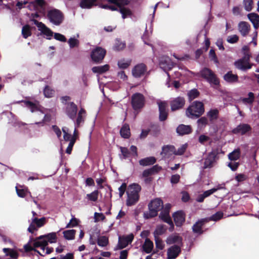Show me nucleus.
Segmentation results:
<instances>
[{
  "instance_id": "obj_28",
  "label": "nucleus",
  "mask_w": 259,
  "mask_h": 259,
  "mask_svg": "<svg viewBox=\"0 0 259 259\" xmlns=\"http://www.w3.org/2000/svg\"><path fill=\"white\" fill-rule=\"evenodd\" d=\"M153 248V243L149 238L145 239V242L142 245V251L146 253H150Z\"/></svg>"
},
{
  "instance_id": "obj_57",
  "label": "nucleus",
  "mask_w": 259,
  "mask_h": 259,
  "mask_svg": "<svg viewBox=\"0 0 259 259\" xmlns=\"http://www.w3.org/2000/svg\"><path fill=\"white\" fill-rule=\"evenodd\" d=\"M244 5L245 9L247 11H250L252 9V0H244Z\"/></svg>"
},
{
  "instance_id": "obj_48",
  "label": "nucleus",
  "mask_w": 259,
  "mask_h": 259,
  "mask_svg": "<svg viewBox=\"0 0 259 259\" xmlns=\"http://www.w3.org/2000/svg\"><path fill=\"white\" fill-rule=\"evenodd\" d=\"M125 47V43L121 41L120 39H116L113 47L115 51H119L122 50Z\"/></svg>"
},
{
  "instance_id": "obj_47",
  "label": "nucleus",
  "mask_w": 259,
  "mask_h": 259,
  "mask_svg": "<svg viewBox=\"0 0 259 259\" xmlns=\"http://www.w3.org/2000/svg\"><path fill=\"white\" fill-rule=\"evenodd\" d=\"M55 94L54 90L52 89L50 86L46 85L44 89V94L47 98L52 97Z\"/></svg>"
},
{
  "instance_id": "obj_31",
  "label": "nucleus",
  "mask_w": 259,
  "mask_h": 259,
  "mask_svg": "<svg viewBox=\"0 0 259 259\" xmlns=\"http://www.w3.org/2000/svg\"><path fill=\"white\" fill-rule=\"evenodd\" d=\"M120 134L122 138L128 139L131 136L130 128L128 124L125 123L120 130Z\"/></svg>"
},
{
  "instance_id": "obj_1",
  "label": "nucleus",
  "mask_w": 259,
  "mask_h": 259,
  "mask_svg": "<svg viewBox=\"0 0 259 259\" xmlns=\"http://www.w3.org/2000/svg\"><path fill=\"white\" fill-rule=\"evenodd\" d=\"M141 187L140 185L133 183L129 185L126 194L127 197L126 200V204L131 206L136 204L140 199V192L141 191Z\"/></svg>"
},
{
  "instance_id": "obj_6",
  "label": "nucleus",
  "mask_w": 259,
  "mask_h": 259,
  "mask_svg": "<svg viewBox=\"0 0 259 259\" xmlns=\"http://www.w3.org/2000/svg\"><path fill=\"white\" fill-rule=\"evenodd\" d=\"M219 148L213 149L211 152H209L204 160V168H210L213 167L214 163L219 159Z\"/></svg>"
},
{
  "instance_id": "obj_50",
  "label": "nucleus",
  "mask_w": 259,
  "mask_h": 259,
  "mask_svg": "<svg viewBox=\"0 0 259 259\" xmlns=\"http://www.w3.org/2000/svg\"><path fill=\"white\" fill-rule=\"evenodd\" d=\"M248 98H244L242 99V101L243 103L252 104L254 101V94L252 92H249L248 94Z\"/></svg>"
},
{
  "instance_id": "obj_2",
  "label": "nucleus",
  "mask_w": 259,
  "mask_h": 259,
  "mask_svg": "<svg viewBox=\"0 0 259 259\" xmlns=\"http://www.w3.org/2000/svg\"><path fill=\"white\" fill-rule=\"evenodd\" d=\"M204 111V106L203 103L195 101L186 109V115L189 118L196 119L200 117Z\"/></svg>"
},
{
  "instance_id": "obj_27",
  "label": "nucleus",
  "mask_w": 259,
  "mask_h": 259,
  "mask_svg": "<svg viewBox=\"0 0 259 259\" xmlns=\"http://www.w3.org/2000/svg\"><path fill=\"white\" fill-rule=\"evenodd\" d=\"M224 79L227 82L234 83L238 81V76L237 74H233L231 71L228 72L224 75Z\"/></svg>"
},
{
  "instance_id": "obj_49",
  "label": "nucleus",
  "mask_w": 259,
  "mask_h": 259,
  "mask_svg": "<svg viewBox=\"0 0 259 259\" xmlns=\"http://www.w3.org/2000/svg\"><path fill=\"white\" fill-rule=\"evenodd\" d=\"M199 95L200 93L197 89H192L188 93V99L190 101H192L197 98Z\"/></svg>"
},
{
  "instance_id": "obj_59",
  "label": "nucleus",
  "mask_w": 259,
  "mask_h": 259,
  "mask_svg": "<svg viewBox=\"0 0 259 259\" xmlns=\"http://www.w3.org/2000/svg\"><path fill=\"white\" fill-rule=\"evenodd\" d=\"M187 147V146L186 145H183L177 150H176V149H175V152H174V155H183L185 152Z\"/></svg>"
},
{
  "instance_id": "obj_35",
  "label": "nucleus",
  "mask_w": 259,
  "mask_h": 259,
  "mask_svg": "<svg viewBox=\"0 0 259 259\" xmlns=\"http://www.w3.org/2000/svg\"><path fill=\"white\" fill-rule=\"evenodd\" d=\"M219 111L217 109H210L207 113V116L208 117L210 121L217 120L219 117Z\"/></svg>"
},
{
  "instance_id": "obj_51",
  "label": "nucleus",
  "mask_w": 259,
  "mask_h": 259,
  "mask_svg": "<svg viewBox=\"0 0 259 259\" xmlns=\"http://www.w3.org/2000/svg\"><path fill=\"white\" fill-rule=\"evenodd\" d=\"M198 128L201 129L205 127L208 124V119L205 117H201L197 121Z\"/></svg>"
},
{
  "instance_id": "obj_29",
  "label": "nucleus",
  "mask_w": 259,
  "mask_h": 259,
  "mask_svg": "<svg viewBox=\"0 0 259 259\" xmlns=\"http://www.w3.org/2000/svg\"><path fill=\"white\" fill-rule=\"evenodd\" d=\"M44 238L47 239L46 240L48 242L51 243H55L57 241V235L55 232H52L50 233H48L45 235H41L39 237H37L38 239H42Z\"/></svg>"
},
{
  "instance_id": "obj_12",
  "label": "nucleus",
  "mask_w": 259,
  "mask_h": 259,
  "mask_svg": "<svg viewBox=\"0 0 259 259\" xmlns=\"http://www.w3.org/2000/svg\"><path fill=\"white\" fill-rule=\"evenodd\" d=\"M251 126L247 123H240L236 127L234 128L232 132L234 134H241L244 135L251 131Z\"/></svg>"
},
{
  "instance_id": "obj_40",
  "label": "nucleus",
  "mask_w": 259,
  "mask_h": 259,
  "mask_svg": "<svg viewBox=\"0 0 259 259\" xmlns=\"http://www.w3.org/2000/svg\"><path fill=\"white\" fill-rule=\"evenodd\" d=\"M22 102L24 103V105L30 109L32 112L39 110L38 106L32 102L30 101H23Z\"/></svg>"
},
{
  "instance_id": "obj_36",
  "label": "nucleus",
  "mask_w": 259,
  "mask_h": 259,
  "mask_svg": "<svg viewBox=\"0 0 259 259\" xmlns=\"http://www.w3.org/2000/svg\"><path fill=\"white\" fill-rule=\"evenodd\" d=\"M119 149L121 153L120 155L121 159H126L132 156L131 152L127 148L120 146Z\"/></svg>"
},
{
  "instance_id": "obj_13",
  "label": "nucleus",
  "mask_w": 259,
  "mask_h": 259,
  "mask_svg": "<svg viewBox=\"0 0 259 259\" xmlns=\"http://www.w3.org/2000/svg\"><path fill=\"white\" fill-rule=\"evenodd\" d=\"M134 237L133 234H131L125 237H119L117 248H115V250L117 249H121L126 247L129 243L133 241Z\"/></svg>"
},
{
  "instance_id": "obj_9",
  "label": "nucleus",
  "mask_w": 259,
  "mask_h": 259,
  "mask_svg": "<svg viewBox=\"0 0 259 259\" xmlns=\"http://www.w3.org/2000/svg\"><path fill=\"white\" fill-rule=\"evenodd\" d=\"M159 110V120L160 121H165L168 116L167 109V103L166 101H160L157 102Z\"/></svg>"
},
{
  "instance_id": "obj_46",
  "label": "nucleus",
  "mask_w": 259,
  "mask_h": 259,
  "mask_svg": "<svg viewBox=\"0 0 259 259\" xmlns=\"http://www.w3.org/2000/svg\"><path fill=\"white\" fill-rule=\"evenodd\" d=\"M39 30L41 31L43 34L48 37H47L48 39H50L53 35V32L49 28L47 27L45 24Z\"/></svg>"
},
{
  "instance_id": "obj_8",
  "label": "nucleus",
  "mask_w": 259,
  "mask_h": 259,
  "mask_svg": "<svg viewBox=\"0 0 259 259\" xmlns=\"http://www.w3.org/2000/svg\"><path fill=\"white\" fill-rule=\"evenodd\" d=\"M106 51L101 47H96L91 53L92 60L96 63H100L102 62L105 55Z\"/></svg>"
},
{
  "instance_id": "obj_52",
  "label": "nucleus",
  "mask_w": 259,
  "mask_h": 259,
  "mask_svg": "<svg viewBox=\"0 0 259 259\" xmlns=\"http://www.w3.org/2000/svg\"><path fill=\"white\" fill-rule=\"evenodd\" d=\"M166 231V228L164 225H159L156 227L154 232V236L161 235L163 234Z\"/></svg>"
},
{
  "instance_id": "obj_43",
  "label": "nucleus",
  "mask_w": 259,
  "mask_h": 259,
  "mask_svg": "<svg viewBox=\"0 0 259 259\" xmlns=\"http://www.w3.org/2000/svg\"><path fill=\"white\" fill-rule=\"evenodd\" d=\"M99 191L96 190L90 194L87 195V198L91 201L96 202L98 200Z\"/></svg>"
},
{
  "instance_id": "obj_14",
  "label": "nucleus",
  "mask_w": 259,
  "mask_h": 259,
  "mask_svg": "<svg viewBox=\"0 0 259 259\" xmlns=\"http://www.w3.org/2000/svg\"><path fill=\"white\" fill-rule=\"evenodd\" d=\"M77 106L73 102L67 104L65 108V113L71 119H74L77 112Z\"/></svg>"
},
{
  "instance_id": "obj_17",
  "label": "nucleus",
  "mask_w": 259,
  "mask_h": 259,
  "mask_svg": "<svg viewBox=\"0 0 259 259\" xmlns=\"http://www.w3.org/2000/svg\"><path fill=\"white\" fill-rule=\"evenodd\" d=\"M172 217L177 227H181L185 221V214L182 210H179L174 212Z\"/></svg>"
},
{
  "instance_id": "obj_44",
  "label": "nucleus",
  "mask_w": 259,
  "mask_h": 259,
  "mask_svg": "<svg viewBox=\"0 0 259 259\" xmlns=\"http://www.w3.org/2000/svg\"><path fill=\"white\" fill-rule=\"evenodd\" d=\"M108 243V238L105 236H101L98 238L97 244L100 246L105 247Z\"/></svg>"
},
{
  "instance_id": "obj_64",
  "label": "nucleus",
  "mask_w": 259,
  "mask_h": 259,
  "mask_svg": "<svg viewBox=\"0 0 259 259\" xmlns=\"http://www.w3.org/2000/svg\"><path fill=\"white\" fill-rule=\"evenodd\" d=\"M239 40V37L237 35H233L229 36L227 38V41L230 44H234L237 42Z\"/></svg>"
},
{
  "instance_id": "obj_41",
  "label": "nucleus",
  "mask_w": 259,
  "mask_h": 259,
  "mask_svg": "<svg viewBox=\"0 0 259 259\" xmlns=\"http://www.w3.org/2000/svg\"><path fill=\"white\" fill-rule=\"evenodd\" d=\"M32 222L36 226V227L40 228L46 224V219L45 217H42L40 219L34 218L32 219Z\"/></svg>"
},
{
  "instance_id": "obj_53",
  "label": "nucleus",
  "mask_w": 259,
  "mask_h": 259,
  "mask_svg": "<svg viewBox=\"0 0 259 259\" xmlns=\"http://www.w3.org/2000/svg\"><path fill=\"white\" fill-rule=\"evenodd\" d=\"M155 242L156 247L160 250H162L164 247V244L161 238L155 235Z\"/></svg>"
},
{
  "instance_id": "obj_38",
  "label": "nucleus",
  "mask_w": 259,
  "mask_h": 259,
  "mask_svg": "<svg viewBox=\"0 0 259 259\" xmlns=\"http://www.w3.org/2000/svg\"><path fill=\"white\" fill-rule=\"evenodd\" d=\"M76 232V230L73 229L64 231L63 232L64 237L66 240H73L75 238Z\"/></svg>"
},
{
  "instance_id": "obj_60",
  "label": "nucleus",
  "mask_w": 259,
  "mask_h": 259,
  "mask_svg": "<svg viewBox=\"0 0 259 259\" xmlns=\"http://www.w3.org/2000/svg\"><path fill=\"white\" fill-rule=\"evenodd\" d=\"M30 4H32L34 7L36 5L40 8H44L46 5V3L45 0H35L33 2H30Z\"/></svg>"
},
{
  "instance_id": "obj_33",
  "label": "nucleus",
  "mask_w": 259,
  "mask_h": 259,
  "mask_svg": "<svg viewBox=\"0 0 259 259\" xmlns=\"http://www.w3.org/2000/svg\"><path fill=\"white\" fill-rule=\"evenodd\" d=\"M109 68V65L106 64L103 66L93 67L92 68V70L94 73L102 74L108 71Z\"/></svg>"
},
{
  "instance_id": "obj_45",
  "label": "nucleus",
  "mask_w": 259,
  "mask_h": 259,
  "mask_svg": "<svg viewBox=\"0 0 259 259\" xmlns=\"http://www.w3.org/2000/svg\"><path fill=\"white\" fill-rule=\"evenodd\" d=\"M131 62V60H127L125 61L124 59H122L118 61L117 65L119 68L125 69L130 66Z\"/></svg>"
},
{
  "instance_id": "obj_25",
  "label": "nucleus",
  "mask_w": 259,
  "mask_h": 259,
  "mask_svg": "<svg viewBox=\"0 0 259 259\" xmlns=\"http://www.w3.org/2000/svg\"><path fill=\"white\" fill-rule=\"evenodd\" d=\"M218 189L217 188H212L211 189L205 191L203 192V194H199L196 199V200L198 202H203L205 198L209 196L213 193L216 192Z\"/></svg>"
},
{
  "instance_id": "obj_62",
  "label": "nucleus",
  "mask_w": 259,
  "mask_h": 259,
  "mask_svg": "<svg viewBox=\"0 0 259 259\" xmlns=\"http://www.w3.org/2000/svg\"><path fill=\"white\" fill-rule=\"evenodd\" d=\"M75 138H73L72 139H71L70 142L69 143V145L66 150V153L68 154H70L71 153L73 147L75 143Z\"/></svg>"
},
{
  "instance_id": "obj_7",
  "label": "nucleus",
  "mask_w": 259,
  "mask_h": 259,
  "mask_svg": "<svg viewBox=\"0 0 259 259\" xmlns=\"http://www.w3.org/2000/svg\"><path fill=\"white\" fill-rule=\"evenodd\" d=\"M145 98L144 95L139 93L134 94L131 97V104L134 110H139L145 105Z\"/></svg>"
},
{
  "instance_id": "obj_32",
  "label": "nucleus",
  "mask_w": 259,
  "mask_h": 259,
  "mask_svg": "<svg viewBox=\"0 0 259 259\" xmlns=\"http://www.w3.org/2000/svg\"><path fill=\"white\" fill-rule=\"evenodd\" d=\"M3 250L6 256H9L11 258L18 259L19 257V253L14 249L4 248Z\"/></svg>"
},
{
  "instance_id": "obj_18",
  "label": "nucleus",
  "mask_w": 259,
  "mask_h": 259,
  "mask_svg": "<svg viewBox=\"0 0 259 259\" xmlns=\"http://www.w3.org/2000/svg\"><path fill=\"white\" fill-rule=\"evenodd\" d=\"M175 152V147L173 145H164L162 148V151L160 153L161 155L164 158H169Z\"/></svg>"
},
{
  "instance_id": "obj_26",
  "label": "nucleus",
  "mask_w": 259,
  "mask_h": 259,
  "mask_svg": "<svg viewBox=\"0 0 259 259\" xmlns=\"http://www.w3.org/2000/svg\"><path fill=\"white\" fill-rule=\"evenodd\" d=\"M182 237L179 235H170L166 239V242L167 244L170 245L174 243H178L182 245Z\"/></svg>"
},
{
  "instance_id": "obj_39",
  "label": "nucleus",
  "mask_w": 259,
  "mask_h": 259,
  "mask_svg": "<svg viewBox=\"0 0 259 259\" xmlns=\"http://www.w3.org/2000/svg\"><path fill=\"white\" fill-rule=\"evenodd\" d=\"M96 1L97 0H81L80 3V6L82 8L90 9Z\"/></svg>"
},
{
  "instance_id": "obj_58",
  "label": "nucleus",
  "mask_w": 259,
  "mask_h": 259,
  "mask_svg": "<svg viewBox=\"0 0 259 259\" xmlns=\"http://www.w3.org/2000/svg\"><path fill=\"white\" fill-rule=\"evenodd\" d=\"M248 18L252 23L259 21V15L256 13H250L248 14Z\"/></svg>"
},
{
  "instance_id": "obj_30",
  "label": "nucleus",
  "mask_w": 259,
  "mask_h": 259,
  "mask_svg": "<svg viewBox=\"0 0 259 259\" xmlns=\"http://www.w3.org/2000/svg\"><path fill=\"white\" fill-rule=\"evenodd\" d=\"M156 161V159L154 157H148L141 159L139 162L140 165L146 166L154 164Z\"/></svg>"
},
{
  "instance_id": "obj_22",
  "label": "nucleus",
  "mask_w": 259,
  "mask_h": 259,
  "mask_svg": "<svg viewBox=\"0 0 259 259\" xmlns=\"http://www.w3.org/2000/svg\"><path fill=\"white\" fill-rule=\"evenodd\" d=\"M236 67L242 71H246L251 69L253 64L249 63V61L238 60L235 62Z\"/></svg>"
},
{
  "instance_id": "obj_63",
  "label": "nucleus",
  "mask_w": 259,
  "mask_h": 259,
  "mask_svg": "<svg viewBox=\"0 0 259 259\" xmlns=\"http://www.w3.org/2000/svg\"><path fill=\"white\" fill-rule=\"evenodd\" d=\"M54 38L57 40H59L62 42H66L67 40L66 38L64 35L59 33H54Z\"/></svg>"
},
{
  "instance_id": "obj_24",
  "label": "nucleus",
  "mask_w": 259,
  "mask_h": 259,
  "mask_svg": "<svg viewBox=\"0 0 259 259\" xmlns=\"http://www.w3.org/2000/svg\"><path fill=\"white\" fill-rule=\"evenodd\" d=\"M238 29L243 36H246L250 30V25L246 22L242 21L239 23Z\"/></svg>"
},
{
  "instance_id": "obj_5",
  "label": "nucleus",
  "mask_w": 259,
  "mask_h": 259,
  "mask_svg": "<svg viewBox=\"0 0 259 259\" xmlns=\"http://www.w3.org/2000/svg\"><path fill=\"white\" fill-rule=\"evenodd\" d=\"M47 17L50 22L57 26L60 25L64 20L63 13L56 9L49 10Z\"/></svg>"
},
{
  "instance_id": "obj_15",
  "label": "nucleus",
  "mask_w": 259,
  "mask_h": 259,
  "mask_svg": "<svg viewBox=\"0 0 259 259\" xmlns=\"http://www.w3.org/2000/svg\"><path fill=\"white\" fill-rule=\"evenodd\" d=\"M208 222L207 218L201 219L196 222L192 226V231L194 233L198 235H201L203 233L202 227L204 225Z\"/></svg>"
},
{
  "instance_id": "obj_55",
  "label": "nucleus",
  "mask_w": 259,
  "mask_h": 259,
  "mask_svg": "<svg viewBox=\"0 0 259 259\" xmlns=\"http://www.w3.org/2000/svg\"><path fill=\"white\" fill-rule=\"evenodd\" d=\"M68 42L70 48L77 47L79 44V41L77 39L72 37L69 39Z\"/></svg>"
},
{
  "instance_id": "obj_3",
  "label": "nucleus",
  "mask_w": 259,
  "mask_h": 259,
  "mask_svg": "<svg viewBox=\"0 0 259 259\" xmlns=\"http://www.w3.org/2000/svg\"><path fill=\"white\" fill-rule=\"evenodd\" d=\"M163 207V201L160 198H156L151 201L148 204L149 212H144L145 219H150L157 216L158 212Z\"/></svg>"
},
{
  "instance_id": "obj_19",
  "label": "nucleus",
  "mask_w": 259,
  "mask_h": 259,
  "mask_svg": "<svg viewBox=\"0 0 259 259\" xmlns=\"http://www.w3.org/2000/svg\"><path fill=\"white\" fill-rule=\"evenodd\" d=\"M160 67L164 70H170L174 66V63L169 57L163 56L161 58L159 62Z\"/></svg>"
},
{
  "instance_id": "obj_56",
  "label": "nucleus",
  "mask_w": 259,
  "mask_h": 259,
  "mask_svg": "<svg viewBox=\"0 0 259 259\" xmlns=\"http://www.w3.org/2000/svg\"><path fill=\"white\" fill-rule=\"evenodd\" d=\"M223 213L222 211H218L210 218V220L214 221H217L223 217Z\"/></svg>"
},
{
  "instance_id": "obj_23",
  "label": "nucleus",
  "mask_w": 259,
  "mask_h": 259,
  "mask_svg": "<svg viewBox=\"0 0 259 259\" xmlns=\"http://www.w3.org/2000/svg\"><path fill=\"white\" fill-rule=\"evenodd\" d=\"M159 217L164 222L170 225L169 231H172L174 229V225L168 212L161 211Z\"/></svg>"
},
{
  "instance_id": "obj_61",
  "label": "nucleus",
  "mask_w": 259,
  "mask_h": 259,
  "mask_svg": "<svg viewBox=\"0 0 259 259\" xmlns=\"http://www.w3.org/2000/svg\"><path fill=\"white\" fill-rule=\"evenodd\" d=\"M66 127H64L62 130L63 133V138L65 141H70L72 138V135L68 133V130H66Z\"/></svg>"
},
{
  "instance_id": "obj_20",
  "label": "nucleus",
  "mask_w": 259,
  "mask_h": 259,
  "mask_svg": "<svg viewBox=\"0 0 259 259\" xmlns=\"http://www.w3.org/2000/svg\"><path fill=\"white\" fill-rule=\"evenodd\" d=\"M192 128L190 125L180 124L176 129L177 133L181 136L188 135L192 132Z\"/></svg>"
},
{
  "instance_id": "obj_54",
  "label": "nucleus",
  "mask_w": 259,
  "mask_h": 259,
  "mask_svg": "<svg viewBox=\"0 0 259 259\" xmlns=\"http://www.w3.org/2000/svg\"><path fill=\"white\" fill-rule=\"evenodd\" d=\"M79 223V220L75 218V217H73L70 221L69 223L67 224L66 226V228H73L78 226Z\"/></svg>"
},
{
  "instance_id": "obj_42",
  "label": "nucleus",
  "mask_w": 259,
  "mask_h": 259,
  "mask_svg": "<svg viewBox=\"0 0 259 259\" xmlns=\"http://www.w3.org/2000/svg\"><path fill=\"white\" fill-rule=\"evenodd\" d=\"M119 12L122 14V17L123 19H125L127 17H130L132 15V12L130 9L123 7L121 6L119 7Z\"/></svg>"
},
{
  "instance_id": "obj_16",
  "label": "nucleus",
  "mask_w": 259,
  "mask_h": 259,
  "mask_svg": "<svg viewBox=\"0 0 259 259\" xmlns=\"http://www.w3.org/2000/svg\"><path fill=\"white\" fill-rule=\"evenodd\" d=\"M181 247L177 245H174L167 249V258L176 259L181 253Z\"/></svg>"
},
{
  "instance_id": "obj_37",
  "label": "nucleus",
  "mask_w": 259,
  "mask_h": 259,
  "mask_svg": "<svg viewBox=\"0 0 259 259\" xmlns=\"http://www.w3.org/2000/svg\"><path fill=\"white\" fill-rule=\"evenodd\" d=\"M240 150L239 149H235L228 154V158L231 161H236L240 158Z\"/></svg>"
},
{
  "instance_id": "obj_21",
  "label": "nucleus",
  "mask_w": 259,
  "mask_h": 259,
  "mask_svg": "<svg viewBox=\"0 0 259 259\" xmlns=\"http://www.w3.org/2000/svg\"><path fill=\"white\" fill-rule=\"evenodd\" d=\"M162 169V167L156 164L153 166L152 167L144 170L142 173V177L144 178H147L150 176L156 174Z\"/></svg>"
},
{
  "instance_id": "obj_11",
  "label": "nucleus",
  "mask_w": 259,
  "mask_h": 259,
  "mask_svg": "<svg viewBox=\"0 0 259 259\" xmlns=\"http://www.w3.org/2000/svg\"><path fill=\"white\" fill-rule=\"evenodd\" d=\"M147 66L144 63L136 65L132 69V75L135 78H139L143 76L147 71Z\"/></svg>"
},
{
  "instance_id": "obj_10",
  "label": "nucleus",
  "mask_w": 259,
  "mask_h": 259,
  "mask_svg": "<svg viewBox=\"0 0 259 259\" xmlns=\"http://www.w3.org/2000/svg\"><path fill=\"white\" fill-rule=\"evenodd\" d=\"M185 99L183 97H178L170 102L171 110L175 111L182 109L185 104Z\"/></svg>"
},
{
  "instance_id": "obj_4",
  "label": "nucleus",
  "mask_w": 259,
  "mask_h": 259,
  "mask_svg": "<svg viewBox=\"0 0 259 259\" xmlns=\"http://www.w3.org/2000/svg\"><path fill=\"white\" fill-rule=\"evenodd\" d=\"M200 73L201 76L205 79L213 87L220 85L219 78L210 69L205 67L200 71Z\"/></svg>"
},
{
  "instance_id": "obj_34",
  "label": "nucleus",
  "mask_w": 259,
  "mask_h": 259,
  "mask_svg": "<svg viewBox=\"0 0 259 259\" xmlns=\"http://www.w3.org/2000/svg\"><path fill=\"white\" fill-rule=\"evenodd\" d=\"M21 33L24 38H27L32 35L31 27L28 24L25 25L22 27Z\"/></svg>"
}]
</instances>
